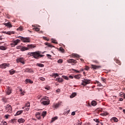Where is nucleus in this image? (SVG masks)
Returning <instances> with one entry per match:
<instances>
[{
    "mask_svg": "<svg viewBox=\"0 0 125 125\" xmlns=\"http://www.w3.org/2000/svg\"><path fill=\"white\" fill-rule=\"evenodd\" d=\"M28 55L30 56H33L34 58L36 59H39V58H41V57H43L44 56V55H42V52L41 51H36L33 52H29L28 53Z\"/></svg>",
    "mask_w": 125,
    "mask_h": 125,
    "instance_id": "nucleus-1",
    "label": "nucleus"
},
{
    "mask_svg": "<svg viewBox=\"0 0 125 125\" xmlns=\"http://www.w3.org/2000/svg\"><path fill=\"white\" fill-rule=\"evenodd\" d=\"M36 46L33 44L27 45V47H23L22 46H17V49H20L21 51H25L26 50H29V49H31V48H35Z\"/></svg>",
    "mask_w": 125,
    "mask_h": 125,
    "instance_id": "nucleus-2",
    "label": "nucleus"
},
{
    "mask_svg": "<svg viewBox=\"0 0 125 125\" xmlns=\"http://www.w3.org/2000/svg\"><path fill=\"white\" fill-rule=\"evenodd\" d=\"M41 102L42 104H43V105H49L50 101H49V99H48V98H44L41 100Z\"/></svg>",
    "mask_w": 125,
    "mask_h": 125,
    "instance_id": "nucleus-3",
    "label": "nucleus"
},
{
    "mask_svg": "<svg viewBox=\"0 0 125 125\" xmlns=\"http://www.w3.org/2000/svg\"><path fill=\"white\" fill-rule=\"evenodd\" d=\"M82 85H86V84H88V83H90V80H87V79H84L82 80Z\"/></svg>",
    "mask_w": 125,
    "mask_h": 125,
    "instance_id": "nucleus-4",
    "label": "nucleus"
},
{
    "mask_svg": "<svg viewBox=\"0 0 125 125\" xmlns=\"http://www.w3.org/2000/svg\"><path fill=\"white\" fill-rule=\"evenodd\" d=\"M67 63H71L72 65H75L77 63V60L72 59H69L66 60Z\"/></svg>",
    "mask_w": 125,
    "mask_h": 125,
    "instance_id": "nucleus-5",
    "label": "nucleus"
},
{
    "mask_svg": "<svg viewBox=\"0 0 125 125\" xmlns=\"http://www.w3.org/2000/svg\"><path fill=\"white\" fill-rule=\"evenodd\" d=\"M20 39L21 40V41L23 42H30V38L26 37V38H24L22 37H20Z\"/></svg>",
    "mask_w": 125,
    "mask_h": 125,
    "instance_id": "nucleus-6",
    "label": "nucleus"
},
{
    "mask_svg": "<svg viewBox=\"0 0 125 125\" xmlns=\"http://www.w3.org/2000/svg\"><path fill=\"white\" fill-rule=\"evenodd\" d=\"M9 63H3L0 65V68L1 69H5L7 67H9Z\"/></svg>",
    "mask_w": 125,
    "mask_h": 125,
    "instance_id": "nucleus-7",
    "label": "nucleus"
},
{
    "mask_svg": "<svg viewBox=\"0 0 125 125\" xmlns=\"http://www.w3.org/2000/svg\"><path fill=\"white\" fill-rule=\"evenodd\" d=\"M62 105V102H59L57 104H54L53 105V107L55 109H57V108H59L60 106Z\"/></svg>",
    "mask_w": 125,
    "mask_h": 125,
    "instance_id": "nucleus-8",
    "label": "nucleus"
},
{
    "mask_svg": "<svg viewBox=\"0 0 125 125\" xmlns=\"http://www.w3.org/2000/svg\"><path fill=\"white\" fill-rule=\"evenodd\" d=\"M17 63H21V64H25V59L23 58H19L17 59Z\"/></svg>",
    "mask_w": 125,
    "mask_h": 125,
    "instance_id": "nucleus-9",
    "label": "nucleus"
},
{
    "mask_svg": "<svg viewBox=\"0 0 125 125\" xmlns=\"http://www.w3.org/2000/svg\"><path fill=\"white\" fill-rule=\"evenodd\" d=\"M22 71L24 73H33V69H30V68H25L24 69H23Z\"/></svg>",
    "mask_w": 125,
    "mask_h": 125,
    "instance_id": "nucleus-10",
    "label": "nucleus"
},
{
    "mask_svg": "<svg viewBox=\"0 0 125 125\" xmlns=\"http://www.w3.org/2000/svg\"><path fill=\"white\" fill-rule=\"evenodd\" d=\"M5 109L6 111H8V112H11V111H12V108L11 107V105L9 104H7L5 106Z\"/></svg>",
    "mask_w": 125,
    "mask_h": 125,
    "instance_id": "nucleus-11",
    "label": "nucleus"
},
{
    "mask_svg": "<svg viewBox=\"0 0 125 125\" xmlns=\"http://www.w3.org/2000/svg\"><path fill=\"white\" fill-rule=\"evenodd\" d=\"M110 121L111 122V123H118V122L119 121V120L118 119V118H117V117H112Z\"/></svg>",
    "mask_w": 125,
    "mask_h": 125,
    "instance_id": "nucleus-12",
    "label": "nucleus"
},
{
    "mask_svg": "<svg viewBox=\"0 0 125 125\" xmlns=\"http://www.w3.org/2000/svg\"><path fill=\"white\" fill-rule=\"evenodd\" d=\"M91 67L92 69H94V70H97V69H99V68H101V66H100L95 65L93 64H91Z\"/></svg>",
    "mask_w": 125,
    "mask_h": 125,
    "instance_id": "nucleus-13",
    "label": "nucleus"
},
{
    "mask_svg": "<svg viewBox=\"0 0 125 125\" xmlns=\"http://www.w3.org/2000/svg\"><path fill=\"white\" fill-rule=\"evenodd\" d=\"M36 117L38 119V120H41L42 119V117L41 116V113L40 112H37L36 113Z\"/></svg>",
    "mask_w": 125,
    "mask_h": 125,
    "instance_id": "nucleus-14",
    "label": "nucleus"
},
{
    "mask_svg": "<svg viewBox=\"0 0 125 125\" xmlns=\"http://www.w3.org/2000/svg\"><path fill=\"white\" fill-rule=\"evenodd\" d=\"M114 61L115 62H116V63H117V64H118V65H119L120 66L122 65V62H121V61L118 60V59L114 58Z\"/></svg>",
    "mask_w": 125,
    "mask_h": 125,
    "instance_id": "nucleus-15",
    "label": "nucleus"
},
{
    "mask_svg": "<svg viewBox=\"0 0 125 125\" xmlns=\"http://www.w3.org/2000/svg\"><path fill=\"white\" fill-rule=\"evenodd\" d=\"M4 25H5L6 27H8L9 28H11V27H12V25H11L10 22H9L8 23H5Z\"/></svg>",
    "mask_w": 125,
    "mask_h": 125,
    "instance_id": "nucleus-16",
    "label": "nucleus"
},
{
    "mask_svg": "<svg viewBox=\"0 0 125 125\" xmlns=\"http://www.w3.org/2000/svg\"><path fill=\"white\" fill-rule=\"evenodd\" d=\"M18 122L19 124H22L25 123V120L23 118H20L18 120Z\"/></svg>",
    "mask_w": 125,
    "mask_h": 125,
    "instance_id": "nucleus-17",
    "label": "nucleus"
},
{
    "mask_svg": "<svg viewBox=\"0 0 125 125\" xmlns=\"http://www.w3.org/2000/svg\"><path fill=\"white\" fill-rule=\"evenodd\" d=\"M9 73H10V75H14V74H15V73H17V72L13 69H11L9 71Z\"/></svg>",
    "mask_w": 125,
    "mask_h": 125,
    "instance_id": "nucleus-18",
    "label": "nucleus"
},
{
    "mask_svg": "<svg viewBox=\"0 0 125 125\" xmlns=\"http://www.w3.org/2000/svg\"><path fill=\"white\" fill-rule=\"evenodd\" d=\"M44 44L45 45H47L48 47H51V48H52V47H54V46L52 45L51 44H50V43L45 42L44 43Z\"/></svg>",
    "mask_w": 125,
    "mask_h": 125,
    "instance_id": "nucleus-19",
    "label": "nucleus"
},
{
    "mask_svg": "<svg viewBox=\"0 0 125 125\" xmlns=\"http://www.w3.org/2000/svg\"><path fill=\"white\" fill-rule=\"evenodd\" d=\"M22 113H23V110H20L17 111V112L16 113V114H15V116H19V115H21V114H22Z\"/></svg>",
    "mask_w": 125,
    "mask_h": 125,
    "instance_id": "nucleus-20",
    "label": "nucleus"
},
{
    "mask_svg": "<svg viewBox=\"0 0 125 125\" xmlns=\"http://www.w3.org/2000/svg\"><path fill=\"white\" fill-rule=\"evenodd\" d=\"M25 108H30V102L27 103L25 105V107H23L22 109H25Z\"/></svg>",
    "mask_w": 125,
    "mask_h": 125,
    "instance_id": "nucleus-21",
    "label": "nucleus"
},
{
    "mask_svg": "<svg viewBox=\"0 0 125 125\" xmlns=\"http://www.w3.org/2000/svg\"><path fill=\"white\" fill-rule=\"evenodd\" d=\"M10 93H11V89L10 88H8L6 91V94L9 95Z\"/></svg>",
    "mask_w": 125,
    "mask_h": 125,
    "instance_id": "nucleus-22",
    "label": "nucleus"
},
{
    "mask_svg": "<svg viewBox=\"0 0 125 125\" xmlns=\"http://www.w3.org/2000/svg\"><path fill=\"white\" fill-rule=\"evenodd\" d=\"M71 56L73 58L76 57L77 58H79V57H80V56L77 54H72Z\"/></svg>",
    "mask_w": 125,
    "mask_h": 125,
    "instance_id": "nucleus-23",
    "label": "nucleus"
},
{
    "mask_svg": "<svg viewBox=\"0 0 125 125\" xmlns=\"http://www.w3.org/2000/svg\"><path fill=\"white\" fill-rule=\"evenodd\" d=\"M77 95V93H73L70 96V98H74L75 96Z\"/></svg>",
    "mask_w": 125,
    "mask_h": 125,
    "instance_id": "nucleus-24",
    "label": "nucleus"
},
{
    "mask_svg": "<svg viewBox=\"0 0 125 125\" xmlns=\"http://www.w3.org/2000/svg\"><path fill=\"white\" fill-rule=\"evenodd\" d=\"M36 66H38V67H41V68H42V67H44V65L42 63H37Z\"/></svg>",
    "mask_w": 125,
    "mask_h": 125,
    "instance_id": "nucleus-25",
    "label": "nucleus"
},
{
    "mask_svg": "<svg viewBox=\"0 0 125 125\" xmlns=\"http://www.w3.org/2000/svg\"><path fill=\"white\" fill-rule=\"evenodd\" d=\"M7 35H9L10 36L12 34H14L15 32L14 31H8L7 32L5 33Z\"/></svg>",
    "mask_w": 125,
    "mask_h": 125,
    "instance_id": "nucleus-26",
    "label": "nucleus"
},
{
    "mask_svg": "<svg viewBox=\"0 0 125 125\" xmlns=\"http://www.w3.org/2000/svg\"><path fill=\"white\" fill-rule=\"evenodd\" d=\"M20 40L17 39L16 41L14 42V43L16 44V45H17L18 42H20Z\"/></svg>",
    "mask_w": 125,
    "mask_h": 125,
    "instance_id": "nucleus-27",
    "label": "nucleus"
},
{
    "mask_svg": "<svg viewBox=\"0 0 125 125\" xmlns=\"http://www.w3.org/2000/svg\"><path fill=\"white\" fill-rule=\"evenodd\" d=\"M97 104L96 103V102L95 101H93L91 102L92 106H96Z\"/></svg>",
    "mask_w": 125,
    "mask_h": 125,
    "instance_id": "nucleus-28",
    "label": "nucleus"
},
{
    "mask_svg": "<svg viewBox=\"0 0 125 125\" xmlns=\"http://www.w3.org/2000/svg\"><path fill=\"white\" fill-rule=\"evenodd\" d=\"M81 77H82V76H81V74H78L77 75L74 76L75 79H80Z\"/></svg>",
    "mask_w": 125,
    "mask_h": 125,
    "instance_id": "nucleus-29",
    "label": "nucleus"
},
{
    "mask_svg": "<svg viewBox=\"0 0 125 125\" xmlns=\"http://www.w3.org/2000/svg\"><path fill=\"white\" fill-rule=\"evenodd\" d=\"M46 111H43L42 113V116L43 118H44L45 116H46Z\"/></svg>",
    "mask_w": 125,
    "mask_h": 125,
    "instance_id": "nucleus-30",
    "label": "nucleus"
},
{
    "mask_svg": "<svg viewBox=\"0 0 125 125\" xmlns=\"http://www.w3.org/2000/svg\"><path fill=\"white\" fill-rule=\"evenodd\" d=\"M25 82H26V83H33V81H31L30 79H26Z\"/></svg>",
    "mask_w": 125,
    "mask_h": 125,
    "instance_id": "nucleus-31",
    "label": "nucleus"
},
{
    "mask_svg": "<svg viewBox=\"0 0 125 125\" xmlns=\"http://www.w3.org/2000/svg\"><path fill=\"white\" fill-rule=\"evenodd\" d=\"M57 119H58V117L57 116L52 118L51 122L53 123V122H54V121H56V120H57Z\"/></svg>",
    "mask_w": 125,
    "mask_h": 125,
    "instance_id": "nucleus-32",
    "label": "nucleus"
},
{
    "mask_svg": "<svg viewBox=\"0 0 125 125\" xmlns=\"http://www.w3.org/2000/svg\"><path fill=\"white\" fill-rule=\"evenodd\" d=\"M0 49L1 50H6V48H5V47H4V46H0Z\"/></svg>",
    "mask_w": 125,
    "mask_h": 125,
    "instance_id": "nucleus-33",
    "label": "nucleus"
},
{
    "mask_svg": "<svg viewBox=\"0 0 125 125\" xmlns=\"http://www.w3.org/2000/svg\"><path fill=\"white\" fill-rule=\"evenodd\" d=\"M2 101L4 102V103H6V102H7V99L6 98H3L2 99Z\"/></svg>",
    "mask_w": 125,
    "mask_h": 125,
    "instance_id": "nucleus-34",
    "label": "nucleus"
},
{
    "mask_svg": "<svg viewBox=\"0 0 125 125\" xmlns=\"http://www.w3.org/2000/svg\"><path fill=\"white\" fill-rule=\"evenodd\" d=\"M96 83H97L98 86H102V84L99 81H96Z\"/></svg>",
    "mask_w": 125,
    "mask_h": 125,
    "instance_id": "nucleus-35",
    "label": "nucleus"
},
{
    "mask_svg": "<svg viewBox=\"0 0 125 125\" xmlns=\"http://www.w3.org/2000/svg\"><path fill=\"white\" fill-rule=\"evenodd\" d=\"M53 77H55V78H57L58 77H59V75H58V74L57 73H53Z\"/></svg>",
    "mask_w": 125,
    "mask_h": 125,
    "instance_id": "nucleus-36",
    "label": "nucleus"
},
{
    "mask_svg": "<svg viewBox=\"0 0 125 125\" xmlns=\"http://www.w3.org/2000/svg\"><path fill=\"white\" fill-rule=\"evenodd\" d=\"M62 78H63V79H64V80H66L67 81H68L69 80V77L66 76H62Z\"/></svg>",
    "mask_w": 125,
    "mask_h": 125,
    "instance_id": "nucleus-37",
    "label": "nucleus"
},
{
    "mask_svg": "<svg viewBox=\"0 0 125 125\" xmlns=\"http://www.w3.org/2000/svg\"><path fill=\"white\" fill-rule=\"evenodd\" d=\"M63 82H64V80H63V79L61 78H59L58 83H63Z\"/></svg>",
    "mask_w": 125,
    "mask_h": 125,
    "instance_id": "nucleus-38",
    "label": "nucleus"
},
{
    "mask_svg": "<svg viewBox=\"0 0 125 125\" xmlns=\"http://www.w3.org/2000/svg\"><path fill=\"white\" fill-rule=\"evenodd\" d=\"M33 30L34 31H36V32H39V31H40V28H39L38 27H34L33 28Z\"/></svg>",
    "mask_w": 125,
    "mask_h": 125,
    "instance_id": "nucleus-39",
    "label": "nucleus"
},
{
    "mask_svg": "<svg viewBox=\"0 0 125 125\" xmlns=\"http://www.w3.org/2000/svg\"><path fill=\"white\" fill-rule=\"evenodd\" d=\"M18 31H23V27L22 26H20L17 29Z\"/></svg>",
    "mask_w": 125,
    "mask_h": 125,
    "instance_id": "nucleus-40",
    "label": "nucleus"
},
{
    "mask_svg": "<svg viewBox=\"0 0 125 125\" xmlns=\"http://www.w3.org/2000/svg\"><path fill=\"white\" fill-rule=\"evenodd\" d=\"M58 63H59L60 64L63 63V60L62 59H59L58 61Z\"/></svg>",
    "mask_w": 125,
    "mask_h": 125,
    "instance_id": "nucleus-41",
    "label": "nucleus"
},
{
    "mask_svg": "<svg viewBox=\"0 0 125 125\" xmlns=\"http://www.w3.org/2000/svg\"><path fill=\"white\" fill-rule=\"evenodd\" d=\"M82 124H83V123H80V121H78V122L77 123L75 124V125H82Z\"/></svg>",
    "mask_w": 125,
    "mask_h": 125,
    "instance_id": "nucleus-42",
    "label": "nucleus"
},
{
    "mask_svg": "<svg viewBox=\"0 0 125 125\" xmlns=\"http://www.w3.org/2000/svg\"><path fill=\"white\" fill-rule=\"evenodd\" d=\"M60 51H61V52H64V51H65V50L63 49V47H60Z\"/></svg>",
    "mask_w": 125,
    "mask_h": 125,
    "instance_id": "nucleus-43",
    "label": "nucleus"
},
{
    "mask_svg": "<svg viewBox=\"0 0 125 125\" xmlns=\"http://www.w3.org/2000/svg\"><path fill=\"white\" fill-rule=\"evenodd\" d=\"M39 79L41 80V81H42V82H44V81H45V79L43 77H40Z\"/></svg>",
    "mask_w": 125,
    "mask_h": 125,
    "instance_id": "nucleus-44",
    "label": "nucleus"
},
{
    "mask_svg": "<svg viewBox=\"0 0 125 125\" xmlns=\"http://www.w3.org/2000/svg\"><path fill=\"white\" fill-rule=\"evenodd\" d=\"M107 115H109V113L104 112L102 113V116H107Z\"/></svg>",
    "mask_w": 125,
    "mask_h": 125,
    "instance_id": "nucleus-45",
    "label": "nucleus"
},
{
    "mask_svg": "<svg viewBox=\"0 0 125 125\" xmlns=\"http://www.w3.org/2000/svg\"><path fill=\"white\" fill-rule=\"evenodd\" d=\"M85 70H86V71H88V70H89V67H88V66L87 65H86L85 67Z\"/></svg>",
    "mask_w": 125,
    "mask_h": 125,
    "instance_id": "nucleus-46",
    "label": "nucleus"
},
{
    "mask_svg": "<svg viewBox=\"0 0 125 125\" xmlns=\"http://www.w3.org/2000/svg\"><path fill=\"white\" fill-rule=\"evenodd\" d=\"M96 125H103V123L101 122L100 121H99Z\"/></svg>",
    "mask_w": 125,
    "mask_h": 125,
    "instance_id": "nucleus-47",
    "label": "nucleus"
},
{
    "mask_svg": "<svg viewBox=\"0 0 125 125\" xmlns=\"http://www.w3.org/2000/svg\"><path fill=\"white\" fill-rule=\"evenodd\" d=\"M94 122H96V123H99L100 121H99V119H94Z\"/></svg>",
    "mask_w": 125,
    "mask_h": 125,
    "instance_id": "nucleus-48",
    "label": "nucleus"
},
{
    "mask_svg": "<svg viewBox=\"0 0 125 125\" xmlns=\"http://www.w3.org/2000/svg\"><path fill=\"white\" fill-rule=\"evenodd\" d=\"M51 42L53 43H55L56 44H57V42H56V40H53Z\"/></svg>",
    "mask_w": 125,
    "mask_h": 125,
    "instance_id": "nucleus-49",
    "label": "nucleus"
},
{
    "mask_svg": "<svg viewBox=\"0 0 125 125\" xmlns=\"http://www.w3.org/2000/svg\"><path fill=\"white\" fill-rule=\"evenodd\" d=\"M101 80H102V82H103L104 83H105L106 82V79H104L103 78H102Z\"/></svg>",
    "mask_w": 125,
    "mask_h": 125,
    "instance_id": "nucleus-50",
    "label": "nucleus"
},
{
    "mask_svg": "<svg viewBox=\"0 0 125 125\" xmlns=\"http://www.w3.org/2000/svg\"><path fill=\"white\" fill-rule=\"evenodd\" d=\"M72 71H74L76 72V73H80V71H78V70H76V69H72Z\"/></svg>",
    "mask_w": 125,
    "mask_h": 125,
    "instance_id": "nucleus-51",
    "label": "nucleus"
},
{
    "mask_svg": "<svg viewBox=\"0 0 125 125\" xmlns=\"http://www.w3.org/2000/svg\"><path fill=\"white\" fill-rule=\"evenodd\" d=\"M71 115L72 116H75L76 115V112L75 111L72 112Z\"/></svg>",
    "mask_w": 125,
    "mask_h": 125,
    "instance_id": "nucleus-52",
    "label": "nucleus"
},
{
    "mask_svg": "<svg viewBox=\"0 0 125 125\" xmlns=\"http://www.w3.org/2000/svg\"><path fill=\"white\" fill-rule=\"evenodd\" d=\"M44 40H45V41H49V39H47V38L46 37H43Z\"/></svg>",
    "mask_w": 125,
    "mask_h": 125,
    "instance_id": "nucleus-53",
    "label": "nucleus"
},
{
    "mask_svg": "<svg viewBox=\"0 0 125 125\" xmlns=\"http://www.w3.org/2000/svg\"><path fill=\"white\" fill-rule=\"evenodd\" d=\"M17 121V120L15 119H12L11 120V122L12 123H14V121Z\"/></svg>",
    "mask_w": 125,
    "mask_h": 125,
    "instance_id": "nucleus-54",
    "label": "nucleus"
},
{
    "mask_svg": "<svg viewBox=\"0 0 125 125\" xmlns=\"http://www.w3.org/2000/svg\"><path fill=\"white\" fill-rule=\"evenodd\" d=\"M11 46H12V47H14V46H15V45H16V44H15L14 43H11Z\"/></svg>",
    "mask_w": 125,
    "mask_h": 125,
    "instance_id": "nucleus-55",
    "label": "nucleus"
},
{
    "mask_svg": "<svg viewBox=\"0 0 125 125\" xmlns=\"http://www.w3.org/2000/svg\"><path fill=\"white\" fill-rule=\"evenodd\" d=\"M46 55H47V57H49V59H50V57H51V55L47 54Z\"/></svg>",
    "mask_w": 125,
    "mask_h": 125,
    "instance_id": "nucleus-56",
    "label": "nucleus"
},
{
    "mask_svg": "<svg viewBox=\"0 0 125 125\" xmlns=\"http://www.w3.org/2000/svg\"><path fill=\"white\" fill-rule=\"evenodd\" d=\"M69 78H70V79H74V77H73L72 75H70Z\"/></svg>",
    "mask_w": 125,
    "mask_h": 125,
    "instance_id": "nucleus-57",
    "label": "nucleus"
},
{
    "mask_svg": "<svg viewBox=\"0 0 125 125\" xmlns=\"http://www.w3.org/2000/svg\"><path fill=\"white\" fill-rule=\"evenodd\" d=\"M2 124H4L3 125H7V123H6V122H3Z\"/></svg>",
    "mask_w": 125,
    "mask_h": 125,
    "instance_id": "nucleus-58",
    "label": "nucleus"
},
{
    "mask_svg": "<svg viewBox=\"0 0 125 125\" xmlns=\"http://www.w3.org/2000/svg\"><path fill=\"white\" fill-rule=\"evenodd\" d=\"M46 89H47V90H49V89H50V87H45Z\"/></svg>",
    "mask_w": 125,
    "mask_h": 125,
    "instance_id": "nucleus-59",
    "label": "nucleus"
},
{
    "mask_svg": "<svg viewBox=\"0 0 125 125\" xmlns=\"http://www.w3.org/2000/svg\"><path fill=\"white\" fill-rule=\"evenodd\" d=\"M93 62H94V63H98V61L97 60L93 61Z\"/></svg>",
    "mask_w": 125,
    "mask_h": 125,
    "instance_id": "nucleus-60",
    "label": "nucleus"
},
{
    "mask_svg": "<svg viewBox=\"0 0 125 125\" xmlns=\"http://www.w3.org/2000/svg\"><path fill=\"white\" fill-rule=\"evenodd\" d=\"M55 81H57L58 82V81H59V78H57L55 80Z\"/></svg>",
    "mask_w": 125,
    "mask_h": 125,
    "instance_id": "nucleus-61",
    "label": "nucleus"
},
{
    "mask_svg": "<svg viewBox=\"0 0 125 125\" xmlns=\"http://www.w3.org/2000/svg\"><path fill=\"white\" fill-rule=\"evenodd\" d=\"M123 100H124V99H123V98H120L119 99V101H123Z\"/></svg>",
    "mask_w": 125,
    "mask_h": 125,
    "instance_id": "nucleus-62",
    "label": "nucleus"
},
{
    "mask_svg": "<svg viewBox=\"0 0 125 125\" xmlns=\"http://www.w3.org/2000/svg\"><path fill=\"white\" fill-rule=\"evenodd\" d=\"M5 117L6 119L8 118V115H5Z\"/></svg>",
    "mask_w": 125,
    "mask_h": 125,
    "instance_id": "nucleus-63",
    "label": "nucleus"
},
{
    "mask_svg": "<svg viewBox=\"0 0 125 125\" xmlns=\"http://www.w3.org/2000/svg\"><path fill=\"white\" fill-rule=\"evenodd\" d=\"M123 112H124V114H125V109H123Z\"/></svg>",
    "mask_w": 125,
    "mask_h": 125,
    "instance_id": "nucleus-64",
    "label": "nucleus"
}]
</instances>
